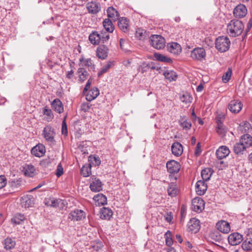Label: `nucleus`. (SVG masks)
Instances as JSON below:
<instances>
[{
	"label": "nucleus",
	"mask_w": 252,
	"mask_h": 252,
	"mask_svg": "<svg viewBox=\"0 0 252 252\" xmlns=\"http://www.w3.org/2000/svg\"><path fill=\"white\" fill-rule=\"evenodd\" d=\"M243 23L238 20H231L227 25V33L231 37H236L241 34L244 30Z\"/></svg>",
	"instance_id": "nucleus-1"
},
{
	"label": "nucleus",
	"mask_w": 252,
	"mask_h": 252,
	"mask_svg": "<svg viewBox=\"0 0 252 252\" xmlns=\"http://www.w3.org/2000/svg\"><path fill=\"white\" fill-rule=\"evenodd\" d=\"M230 45V41L227 36H219L215 40V47L220 52L227 51Z\"/></svg>",
	"instance_id": "nucleus-2"
},
{
	"label": "nucleus",
	"mask_w": 252,
	"mask_h": 252,
	"mask_svg": "<svg viewBox=\"0 0 252 252\" xmlns=\"http://www.w3.org/2000/svg\"><path fill=\"white\" fill-rule=\"evenodd\" d=\"M167 171L170 173L169 177L172 181H176L177 177L174 176L180 170L181 165L179 162L175 160H170L166 163Z\"/></svg>",
	"instance_id": "nucleus-3"
},
{
	"label": "nucleus",
	"mask_w": 252,
	"mask_h": 252,
	"mask_svg": "<svg viewBox=\"0 0 252 252\" xmlns=\"http://www.w3.org/2000/svg\"><path fill=\"white\" fill-rule=\"evenodd\" d=\"M149 41L150 44L157 49H161L165 46V39L160 35H152Z\"/></svg>",
	"instance_id": "nucleus-4"
},
{
	"label": "nucleus",
	"mask_w": 252,
	"mask_h": 252,
	"mask_svg": "<svg viewBox=\"0 0 252 252\" xmlns=\"http://www.w3.org/2000/svg\"><path fill=\"white\" fill-rule=\"evenodd\" d=\"M190 57L193 60L202 61L205 59V50L203 48H195L191 51Z\"/></svg>",
	"instance_id": "nucleus-5"
},
{
	"label": "nucleus",
	"mask_w": 252,
	"mask_h": 252,
	"mask_svg": "<svg viewBox=\"0 0 252 252\" xmlns=\"http://www.w3.org/2000/svg\"><path fill=\"white\" fill-rule=\"evenodd\" d=\"M204 201L200 197L193 198L191 202V209L196 212H201L204 208Z\"/></svg>",
	"instance_id": "nucleus-6"
},
{
	"label": "nucleus",
	"mask_w": 252,
	"mask_h": 252,
	"mask_svg": "<svg viewBox=\"0 0 252 252\" xmlns=\"http://www.w3.org/2000/svg\"><path fill=\"white\" fill-rule=\"evenodd\" d=\"M43 135L46 141L49 142H53L55 135L54 128L51 126H47L43 129Z\"/></svg>",
	"instance_id": "nucleus-7"
},
{
	"label": "nucleus",
	"mask_w": 252,
	"mask_h": 252,
	"mask_svg": "<svg viewBox=\"0 0 252 252\" xmlns=\"http://www.w3.org/2000/svg\"><path fill=\"white\" fill-rule=\"evenodd\" d=\"M247 13V9L246 6L242 4L237 5L233 10V15L237 18H242L245 17Z\"/></svg>",
	"instance_id": "nucleus-8"
},
{
	"label": "nucleus",
	"mask_w": 252,
	"mask_h": 252,
	"mask_svg": "<svg viewBox=\"0 0 252 252\" xmlns=\"http://www.w3.org/2000/svg\"><path fill=\"white\" fill-rule=\"evenodd\" d=\"M85 213L81 210H75L71 212L68 215V219L73 221H79L85 218Z\"/></svg>",
	"instance_id": "nucleus-9"
},
{
	"label": "nucleus",
	"mask_w": 252,
	"mask_h": 252,
	"mask_svg": "<svg viewBox=\"0 0 252 252\" xmlns=\"http://www.w3.org/2000/svg\"><path fill=\"white\" fill-rule=\"evenodd\" d=\"M243 105L239 100H231L228 106L229 110L233 113L239 112L242 108Z\"/></svg>",
	"instance_id": "nucleus-10"
},
{
	"label": "nucleus",
	"mask_w": 252,
	"mask_h": 252,
	"mask_svg": "<svg viewBox=\"0 0 252 252\" xmlns=\"http://www.w3.org/2000/svg\"><path fill=\"white\" fill-rule=\"evenodd\" d=\"M167 51L174 55H179L182 51V48L177 42H171L167 44Z\"/></svg>",
	"instance_id": "nucleus-11"
},
{
	"label": "nucleus",
	"mask_w": 252,
	"mask_h": 252,
	"mask_svg": "<svg viewBox=\"0 0 252 252\" xmlns=\"http://www.w3.org/2000/svg\"><path fill=\"white\" fill-rule=\"evenodd\" d=\"M243 240V236L238 233H233L230 234L228 241L231 245L235 246L239 244Z\"/></svg>",
	"instance_id": "nucleus-12"
},
{
	"label": "nucleus",
	"mask_w": 252,
	"mask_h": 252,
	"mask_svg": "<svg viewBox=\"0 0 252 252\" xmlns=\"http://www.w3.org/2000/svg\"><path fill=\"white\" fill-rule=\"evenodd\" d=\"M45 151V146L42 144H38L32 149L31 153L35 157H41L44 155Z\"/></svg>",
	"instance_id": "nucleus-13"
},
{
	"label": "nucleus",
	"mask_w": 252,
	"mask_h": 252,
	"mask_svg": "<svg viewBox=\"0 0 252 252\" xmlns=\"http://www.w3.org/2000/svg\"><path fill=\"white\" fill-rule=\"evenodd\" d=\"M199 223L200 221L198 219L195 218L191 219L188 224L189 230L194 233H197L200 228Z\"/></svg>",
	"instance_id": "nucleus-14"
},
{
	"label": "nucleus",
	"mask_w": 252,
	"mask_h": 252,
	"mask_svg": "<svg viewBox=\"0 0 252 252\" xmlns=\"http://www.w3.org/2000/svg\"><path fill=\"white\" fill-rule=\"evenodd\" d=\"M34 202V198L31 195H26L23 196L21 199V204L22 207L29 208L32 207Z\"/></svg>",
	"instance_id": "nucleus-15"
},
{
	"label": "nucleus",
	"mask_w": 252,
	"mask_h": 252,
	"mask_svg": "<svg viewBox=\"0 0 252 252\" xmlns=\"http://www.w3.org/2000/svg\"><path fill=\"white\" fill-rule=\"evenodd\" d=\"M109 49L104 45H99L96 50V55L99 59L104 60L108 56Z\"/></svg>",
	"instance_id": "nucleus-16"
},
{
	"label": "nucleus",
	"mask_w": 252,
	"mask_h": 252,
	"mask_svg": "<svg viewBox=\"0 0 252 252\" xmlns=\"http://www.w3.org/2000/svg\"><path fill=\"white\" fill-rule=\"evenodd\" d=\"M217 228L223 233H228L230 230L229 223L225 220H221L216 224Z\"/></svg>",
	"instance_id": "nucleus-17"
},
{
	"label": "nucleus",
	"mask_w": 252,
	"mask_h": 252,
	"mask_svg": "<svg viewBox=\"0 0 252 252\" xmlns=\"http://www.w3.org/2000/svg\"><path fill=\"white\" fill-rule=\"evenodd\" d=\"M229 153L228 148L225 146H221L217 150L216 155L218 159H221L228 156Z\"/></svg>",
	"instance_id": "nucleus-18"
},
{
	"label": "nucleus",
	"mask_w": 252,
	"mask_h": 252,
	"mask_svg": "<svg viewBox=\"0 0 252 252\" xmlns=\"http://www.w3.org/2000/svg\"><path fill=\"white\" fill-rule=\"evenodd\" d=\"M196 192L197 194L202 195L205 194L207 189V184L203 180L198 181L196 184Z\"/></svg>",
	"instance_id": "nucleus-19"
},
{
	"label": "nucleus",
	"mask_w": 252,
	"mask_h": 252,
	"mask_svg": "<svg viewBox=\"0 0 252 252\" xmlns=\"http://www.w3.org/2000/svg\"><path fill=\"white\" fill-rule=\"evenodd\" d=\"M171 151L175 156L179 157L183 154V147L179 142H174L171 146Z\"/></svg>",
	"instance_id": "nucleus-20"
},
{
	"label": "nucleus",
	"mask_w": 252,
	"mask_h": 252,
	"mask_svg": "<svg viewBox=\"0 0 252 252\" xmlns=\"http://www.w3.org/2000/svg\"><path fill=\"white\" fill-rule=\"evenodd\" d=\"M87 8L89 13L91 14H96L100 10V4L95 2L88 3Z\"/></svg>",
	"instance_id": "nucleus-21"
},
{
	"label": "nucleus",
	"mask_w": 252,
	"mask_h": 252,
	"mask_svg": "<svg viewBox=\"0 0 252 252\" xmlns=\"http://www.w3.org/2000/svg\"><path fill=\"white\" fill-rule=\"evenodd\" d=\"M118 20V25L121 30L124 32L128 31V21L127 18L121 17Z\"/></svg>",
	"instance_id": "nucleus-22"
},
{
	"label": "nucleus",
	"mask_w": 252,
	"mask_h": 252,
	"mask_svg": "<svg viewBox=\"0 0 252 252\" xmlns=\"http://www.w3.org/2000/svg\"><path fill=\"white\" fill-rule=\"evenodd\" d=\"M93 199L96 205L98 206L104 205L107 203V197L102 193H99L94 196Z\"/></svg>",
	"instance_id": "nucleus-23"
},
{
	"label": "nucleus",
	"mask_w": 252,
	"mask_h": 252,
	"mask_svg": "<svg viewBox=\"0 0 252 252\" xmlns=\"http://www.w3.org/2000/svg\"><path fill=\"white\" fill-rule=\"evenodd\" d=\"M23 171L26 176L32 177L35 175V169L32 164H26L23 166Z\"/></svg>",
	"instance_id": "nucleus-24"
},
{
	"label": "nucleus",
	"mask_w": 252,
	"mask_h": 252,
	"mask_svg": "<svg viewBox=\"0 0 252 252\" xmlns=\"http://www.w3.org/2000/svg\"><path fill=\"white\" fill-rule=\"evenodd\" d=\"M113 215L112 211L108 208L103 207L100 212V218L103 220H110Z\"/></svg>",
	"instance_id": "nucleus-25"
},
{
	"label": "nucleus",
	"mask_w": 252,
	"mask_h": 252,
	"mask_svg": "<svg viewBox=\"0 0 252 252\" xmlns=\"http://www.w3.org/2000/svg\"><path fill=\"white\" fill-rule=\"evenodd\" d=\"M99 94V91L96 88H94L90 90L86 96L87 101H91L94 99Z\"/></svg>",
	"instance_id": "nucleus-26"
},
{
	"label": "nucleus",
	"mask_w": 252,
	"mask_h": 252,
	"mask_svg": "<svg viewBox=\"0 0 252 252\" xmlns=\"http://www.w3.org/2000/svg\"><path fill=\"white\" fill-rule=\"evenodd\" d=\"M240 140L246 149L252 145V137L250 134H246L242 135Z\"/></svg>",
	"instance_id": "nucleus-27"
},
{
	"label": "nucleus",
	"mask_w": 252,
	"mask_h": 252,
	"mask_svg": "<svg viewBox=\"0 0 252 252\" xmlns=\"http://www.w3.org/2000/svg\"><path fill=\"white\" fill-rule=\"evenodd\" d=\"M53 109L59 113H61L63 111L62 102L58 98L55 99L52 103Z\"/></svg>",
	"instance_id": "nucleus-28"
},
{
	"label": "nucleus",
	"mask_w": 252,
	"mask_h": 252,
	"mask_svg": "<svg viewBox=\"0 0 252 252\" xmlns=\"http://www.w3.org/2000/svg\"><path fill=\"white\" fill-rule=\"evenodd\" d=\"M90 188L92 191H100L102 189V183L99 180H95L94 181L91 183Z\"/></svg>",
	"instance_id": "nucleus-29"
},
{
	"label": "nucleus",
	"mask_w": 252,
	"mask_h": 252,
	"mask_svg": "<svg viewBox=\"0 0 252 252\" xmlns=\"http://www.w3.org/2000/svg\"><path fill=\"white\" fill-rule=\"evenodd\" d=\"M107 16L112 19L114 21H116L119 19V12L112 6L109 7L107 10Z\"/></svg>",
	"instance_id": "nucleus-30"
},
{
	"label": "nucleus",
	"mask_w": 252,
	"mask_h": 252,
	"mask_svg": "<svg viewBox=\"0 0 252 252\" xmlns=\"http://www.w3.org/2000/svg\"><path fill=\"white\" fill-rule=\"evenodd\" d=\"M89 39L92 44L97 45L99 43L101 37L97 32H94L90 34Z\"/></svg>",
	"instance_id": "nucleus-31"
},
{
	"label": "nucleus",
	"mask_w": 252,
	"mask_h": 252,
	"mask_svg": "<svg viewBox=\"0 0 252 252\" xmlns=\"http://www.w3.org/2000/svg\"><path fill=\"white\" fill-rule=\"evenodd\" d=\"M217 126L216 127V129L217 133L222 137L225 136V133L226 132V127L222 124V122L220 120H218L217 121Z\"/></svg>",
	"instance_id": "nucleus-32"
},
{
	"label": "nucleus",
	"mask_w": 252,
	"mask_h": 252,
	"mask_svg": "<svg viewBox=\"0 0 252 252\" xmlns=\"http://www.w3.org/2000/svg\"><path fill=\"white\" fill-rule=\"evenodd\" d=\"M154 57L158 61L171 63L172 60L171 58L158 53H155L154 54Z\"/></svg>",
	"instance_id": "nucleus-33"
},
{
	"label": "nucleus",
	"mask_w": 252,
	"mask_h": 252,
	"mask_svg": "<svg viewBox=\"0 0 252 252\" xmlns=\"http://www.w3.org/2000/svg\"><path fill=\"white\" fill-rule=\"evenodd\" d=\"M180 126L183 129H189L191 127V124L186 117H181L179 121Z\"/></svg>",
	"instance_id": "nucleus-34"
},
{
	"label": "nucleus",
	"mask_w": 252,
	"mask_h": 252,
	"mask_svg": "<svg viewBox=\"0 0 252 252\" xmlns=\"http://www.w3.org/2000/svg\"><path fill=\"white\" fill-rule=\"evenodd\" d=\"M103 25L105 30L109 32H112L114 30V26L109 19H105L103 22Z\"/></svg>",
	"instance_id": "nucleus-35"
},
{
	"label": "nucleus",
	"mask_w": 252,
	"mask_h": 252,
	"mask_svg": "<svg viewBox=\"0 0 252 252\" xmlns=\"http://www.w3.org/2000/svg\"><path fill=\"white\" fill-rule=\"evenodd\" d=\"M246 149V148L242 142H240V141L239 143H236L233 146L234 152L237 155L243 154Z\"/></svg>",
	"instance_id": "nucleus-36"
},
{
	"label": "nucleus",
	"mask_w": 252,
	"mask_h": 252,
	"mask_svg": "<svg viewBox=\"0 0 252 252\" xmlns=\"http://www.w3.org/2000/svg\"><path fill=\"white\" fill-rule=\"evenodd\" d=\"M3 245H4V247L5 249L10 250L15 247L16 242L12 238L7 237L4 240Z\"/></svg>",
	"instance_id": "nucleus-37"
},
{
	"label": "nucleus",
	"mask_w": 252,
	"mask_h": 252,
	"mask_svg": "<svg viewBox=\"0 0 252 252\" xmlns=\"http://www.w3.org/2000/svg\"><path fill=\"white\" fill-rule=\"evenodd\" d=\"M60 204H63L61 199H57L55 198H50L45 202V204L48 206L53 207H60Z\"/></svg>",
	"instance_id": "nucleus-38"
},
{
	"label": "nucleus",
	"mask_w": 252,
	"mask_h": 252,
	"mask_svg": "<svg viewBox=\"0 0 252 252\" xmlns=\"http://www.w3.org/2000/svg\"><path fill=\"white\" fill-rule=\"evenodd\" d=\"M213 171L211 168H206L203 169L201 171V177L203 180L207 181L209 180L213 174Z\"/></svg>",
	"instance_id": "nucleus-39"
},
{
	"label": "nucleus",
	"mask_w": 252,
	"mask_h": 252,
	"mask_svg": "<svg viewBox=\"0 0 252 252\" xmlns=\"http://www.w3.org/2000/svg\"><path fill=\"white\" fill-rule=\"evenodd\" d=\"M163 75L170 81L176 80L177 77L176 73L173 70H166L163 73Z\"/></svg>",
	"instance_id": "nucleus-40"
},
{
	"label": "nucleus",
	"mask_w": 252,
	"mask_h": 252,
	"mask_svg": "<svg viewBox=\"0 0 252 252\" xmlns=\"http://www.w3.org/2000/svg\"><path fill=\"white\" fill-rule=\"evenodd\" d=\"M89 161L90 162L89 165L90 166H96L99 165L101 163L100 159L98 157L93 155H91L89 157Z\"/></svg>",
	"instance_id": "nucleus-41"
},
{
	"label": "nucleus",
	"mask_w": 252,
	"mask_h": 252,
	"mask_svg": "<svg viewBox=\"0 0 252 252\" xmlns=\"http://www.w3.org/2000/svg\"><path fill=\"white\" fill-rule=\"evenodd\" d=\"M114 62L111 61H109L106 64L103 66L101 68V70L98 73V77H100L104 73L107 72L108 70L111 68L112 65H113Z\"/></svg>",
	"instance_id": "nucleus-42"
},
{
	"label": "nucleus",
	"mask_w": 252,
	"mask_h": 252,
	"mask_svg": "<svg viewBox=\"0 0 252 252\" xmlns=\"http://www.w3.org/2000/svg\"><path fill=\"white\" fill-rule=\"evenodd\" d=\"M178 189L176 185L170 184L167 189L168 194L171 196L174 197L177 194Z\"/></svg>",
	"instance_id": "nucleus-43"
},
{
	"label": "nucleus",
	"mask_w": 252,
	"mask_h": 252,
	"mask_svg": "<svg viewBox=\"0 0 252 252\" xmlns=\"http://www.w3.org/2000/svg\"><path fill=\"white\" fill-rule=\"evenodd\" d=\"M242 247L244 250H252V239H247L245 240L242 245Z\"/></svg>",
	"instance_id": "nucleus-44"
},
{
	"label": "nucleus",
	"mask_w": 252,
	"mask_h": 252,
	"mask_svg": "<svg viewBox=\"0 0 252 252\" xmlns=\"http://www.w3.org/2000/svg\"><path fill=\"white\" fill-rule=\"evenodd\" d=\"M25 219L24 216L22 214H19L16 215L13 218L11 219L12 223L16 224H20Z\"/></svg>",
	"instance_id": "nucleus-45"
},
{
	"label": "nucleus",
	"mask_w": 252,
	"mask_h": 252,
	"mask_svg": "<svg viewBox=\"0 0 252 252\" xmlns=\"http://www.w3.org/2000/svg\"><path fill=\"white\" fill-rule=\"evenodd\" d=\"M90 165H84L81 169V173L84 177H88L91 174V168Z\"/></svg>",
	"instance_id": "nucleus-46"
},
{
	"label": "nucleus",
	"mask_w": 252,
	"mask_h": 252,
	"mask_svg": "<svg viewBox=\"0 0 252 252\" xmlns=\"http://www.w3.org/2000/svg\"><path fill=\"white\" fill-rule=\"evenodd\" d=\"M166 245L169 247L172 245L173 241L172 238V234L170 231L168 230L164 234Z\"/></svg>",
	"instance_id": "nucleus-47"
},
{
	"label": "nucleus",
	"mask_w": 252,
	"mask_h": 252,
	"mask_svg": "<svg viewBox=\"0 0 252 252\" xmlns=\"http://www.w3.org/2000/svg\"><path fill=\"white\" fill-rule=\"evenodd\" d=\"M78 73L80 74L79 75V78L82 81L85 80L87 78V77L88 75V72L83 68H80L78 70Z\"/></svg>",
	"instance_id": "nucleus-48"
},
{
	"label": "nucleus",
	"mask_w": 252,
	"mask_h": 252,
	"mask_svg": "<svg viewBox=\"0 0 252 252\" xmlns=\"http://www.w3.org/2000/svg\"><path fill=\"white\" fill-rule=\"evenodd\" d=\"M231 70L229 68L222 77V80L224 83H227L229 81L231 76Z\"/></svg>",
	"instance_id": "nucleus-49"
},
{
	"label": "nucleus",
	"mask_w": 252,
	"mask_h": 252,
	"mask_svg": "<svg viewBox=\"0 0 252 252\" xmlns=\"http://www.w3.org/2000/svg\"><path fill=\"white\" fill-rule=\"evenodd\" d=\"M81 62H84V65L90 67L91 69L94 68V64L93 63L92 60L90 59L84 60L83 58L80 59Z\"/></svg>",
	"instance_id": "nucleus-50"
},
{
	"label": "nucleus",
	"mask_w": 252,
	"mask_h": 252,
	"mask_svg": "<svg viewBox=\"0 0 252 252\" xmlns=\"http://www.w3.org/2000/svg\"><path fill=\"white\" fill-rule=\"evenodd\" d=\"M43 114L48 117V121L51 120L53 119L52 111L51 109H48L47 107H45L43 109Z\"/></svg>",
	"instance_id": "nucleus-51"
},
{
	"label": "nucleus",
	"mask_w": 252,
	"mask_h": 252,
	"mask_svg": "<svg viewBox=\"0 0 252 252\" xmlns=\"http://www.w3.org/2000/svg\"><path fill=\"white\" fill-rule=\"evenodd\" d=\"M91 106L92 105L88 102H84L81 104V109L82 111L86 112L89 111Z\"/></svg>",
	"instance_id": "nucleus-52"
},
{
	"label": "nucleus",
	"mask_w": 252,
	"mask_h": 252,
	"mask_svg": "<svg viewBox=\"0 0 252 252\" xmlns=\"http://www.w3.org/2000/svg\"><path fill=\"white\" fill-rule=\"evenodd\" d=\"M180 99L182 102L186 103L191 102V97L188 94H183L182 96H181Z\"/></svg>",
	"instance_id": "nucleus-53"
},
{
	"label": "nucleus",
	"mask_w": 252,
	"mask_h": 252,
	"mask_svg": "<svg viewBox=\"0 0 252 252\" xmlns=\"http://www.w3.org/2000/svg\"><path fill=\"white\" fill-rule=\"evenodd\" d=\"M52 159L50 158H45L40 162V165L44 167L49 166L52 163Z\"/></svg>",
	"instance_id": "nucleus-54"
},
{
	"label": "nucleus",
	"mask_w": 252,
	"mask_h": 252,
	"mask_svg": "<svg viewBox=\"0 0 252 252\" xmlns=\"http://www.w3.org/2000/svg\"><path fill=\"white\" fill-rule=\"evenodd\" d=\"M145 31L142 29H138L136 32V35L140 39L144 38Z\"/></svg>",
	"instance_id": "nucleus-55"
},
{
	"label": "nucleus",
	"mask_w": 252,
	"mask_h": 252,
	"mask_svg": "<svg viewBox=\"0 0 252 252\" xmlns=\"http://www.w3.org/2000/svg\"><path fill=\"white\" fill-rule=\"evenodd\" d=\"M62 134L65 135H67L68 134L67 125L65 120L62 123Z\"/></svg>",
	"instance_id": "nucleus-56"
},
{
	"label": "nucleus",
	"mask_w": 252,
	"mask_h": 252,
	"mask_svg": "<svg viewBox=\"0 0 252 252\" xmlns=\"http://www.w3.org/2000/svg\"><path fill=\"white\" fill-rule=\"evenodd\" d=\"M63 168L61 164L60 163L57 166L56 174L57 176L59 177L61 176L63 174Z\"/></svg>",
	"instance_id": "nucleus-57"
},
{
	"label": "nucleus",
	"mask_w": 252,
	"mask_h": 252,
	"mask_svg": "<svg viewBox=\"0 0 252 252\" xmlns=\"http://www.w3.org/2000/svg\"><path fill=\"white\" fill-rule=\"evenodd\" d=\"M6 185V179L3 175L0 176V189H2Z\"/></svg>",
	"instance_id": "nucleus-58"
},
{
	"label": "nucleus",
	"mask_w": 252,
	"mask_h": 252,
	"mask_svg": "<svg viewBox=\"0 0 252 252\" xmlns=\"http://www.w3.org/2000/svg\"><path fill=\"white\" fill-rule=\"evenodd\" d=\"M78 150L82 152L83 155L88 154V150L87 149V147L83 145L80 144L78 147Z\"/></svg>",
	"instance_id": "nucleus-59"
},
{
	"label": "nucleus",
	"mask_w": 252,
	"mask_h": 252,
	"mask_svg": "<svg viewBox=\"0 0 252 252\" xmlns=\"http://www.w3.org/2000/svg\"><path fill=\"white\" fill-rule=\"evenodd\" d=\"M74 128L76 131V132L78 135V136L82 135L83 133V131L79 127V126L78 123H76L74 126Z\"/></svg>",
	"instance_id": "nucleus-60"
},
{
	"label": "nucleus",
	"mask_w": 252,
	"mask_h": 252,
	"mask_svg": "<svg viewBox=\"0 0 252 252\" xmlns=\"http://www.w3.org/2000/svg\"><path fill=\"white\" fill-rule=\"evenodd\" d=\"M127 44V43L126 42V40L123 39V38H121L120 40V47H121V48L124 50V51H126L127 50V49L126 48V45Z\"/></svg>",
	"instance_id": "nucleus-61"
},
{
	"label": "nucleus",
	"mask_w": 252,
	"mask_h": 252,
	"mask_svg": "<svg viewBox=\"0 0 252 252\" xmlns=\"http://www.w3.org/2000/svg\"><path fill=\"white\" fill-rule=\"evenodd\" d=\"M211 238L215 240L216 242H220L221 240L220 235H216L215 233H213L211 234Z\"/></svg>",
	"instance_id": "nucleus-62"
},
{
	"label": "nucleus",
	"mask_w": 252,
	"mask_h": 252,
	"mask_svg": "<svg viewBox=\"0 0 252 252\" xmlns=\"http://www.w3.org/2000/svg\"><path fill=\"white\" fill-rule=\"evenodd\" d=\"M147 66H148L149 68L153 69V70L156 69L157 70H158L160 68V67H159L157 65H155V64H153L152 63L151 64H147Z\"/></svg>",
	"instance_id": "nucleus-63"
},
{
	"label": "nucleus",
	"mask_w": 252,
	"mask_h": 252,
	"mask_svg": "<svg viewBox=\"0 0 252 252\" xmlns=\"http://www.w3.org/2000/svg\"><path fill=\"white\" fill-rule=\"evenodd\" d=\"M252 27V18H251L247 24V27L246 29V32H248Z\"/></svg>",
	"instance_id": "nucleus-64"
}]
</instances>
